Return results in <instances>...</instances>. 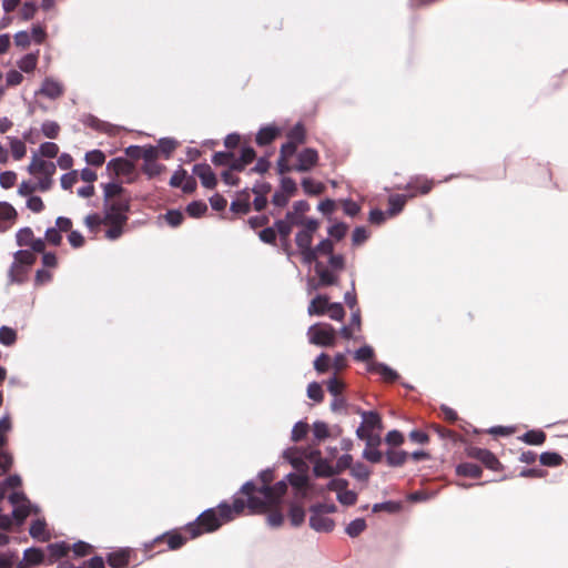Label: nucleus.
<instances>
[{
  "mask_svg": "<svg viewBox=\"0 0 568 568\" xmlns=\"http://www.w3.org/2000/svg\"><path fill=\"white\" fill-rule=\"evenodd\" d=\"M194 174L200 178L203 186L212 189L216 184V178L207 164H197L194 166Z\"/></svg>",
  "mask_w": 568,
  "mask_h": 568,
  "instance_id": "6ab92c4d",
  "label": "nucleus"
},
{
  "mask_svg": "<svg viewBox=\"0 0 568 568\" xmlns=\"http://www.w3.org/2000/svg\"><path fill=\"white\" fill-rule=\"evenodd\" d=\"M17 339V333L14 329L2 326L0 327V343L6 346H11Z\"/></svg>",
  "mask_w": 568,
  "mask_h": 568,
  "instance_id": "37998d69",
  "label": "nucleus"
},
{
  "mask_svg": "<svg viewBox=\"0 0 568 568\" xmlns=\"http://www.w3.org/2000/svg\"><path fill=\"white\" fill-rule=\"evenodd\" d=\"M303 459L314 460V473L318 477H329L336 474L335 467L326 459L320 457L318 450L302 452Z\"/></svg>",
  "mask_w": 568,
  "mask_h": 568,
  "instance_id": "9b49d317",
  "label": "nucleus"
},
{
  "mask_svg": "<svg viewBox=\"0 0 568 568\" xmlns=\"http://www.w3.org/2000/svg\"><path fill=\"white\" fill-rule=\"evenodd\" d=\"M14 44L21 49H26L31 43V36L27 31H19L13 37Z\"/></svg>",
  "mask_w": 568,
  "mask_h": 568,
  "instance_id": "0e129e2a",
  "label": "nucleus"
},
{
  "mask_svg": "<svg viewBox=\"0 0 568 568\" xmlns=\"http://www.w3.org/2000/svg\"><path fill=\"white\" fill-rule=\"evenodd\" d=\"M546 439V435L542 432L530 430L525 434L524 440L530 445H541Z\"/></svg>",
  "mask_w": 568,
  "mask_h": 568,
  "instance_id": "13d9d810",
  "label": "nucleus"
},
{
  "mask_svg": "<svg viewBox=\"0 0 568 568\" xmlns=\"http://www.w3.org/2000/svg\"><path fill=\"white\" fill-rule=\"evenodd\" d=\"M9 143L14 160H21L27 154V146L21 140L9 138Z\"/></svg>",
  "mask_w": 568,
  "mask_h": 568,
  "instance_id": "2f4dec72",
  "label": "nucleus"
},
{
  "mask_svg": "<svg viewBox=\"0 0 568 568\" xmlns=\"http://www.w3.org/2000/svg\"><path fill=\"white\" fill-rule=\"evenodd\" d=\"M178 143L173 139H162L159 142V152H162L166 158L170 156L172 151L176 148Z\"/></svg>",
  "mask_w": 568,
  "mask_h": 568,
  "instance_id": "e2e57ef3",
  "label": "nucleus"
},
{
  "mask_svg": "<svg viewBox=\"0 0 568 568\" xmlns=\"http://www.w3.org/2000/svg\"><path fill=\"white\" fill-rule=\"evenodd\" d=\"M39 61V51L31 52L22 55L19 60H17V67L20 71L24 73H32L38 65Z\"/></svg>",
  "mask_w": 568,
  "mask_h": 568,
  "instance_id": "412c9836",
  "label": "nucleus"
},
{
  "mask_svg": "<svg viewBox=\"0 0 568 568\" xmlns=\"http://www.w3.org/2000/svg\"><path fill=\"white\" fill-rule=\"evenodd\" d=\"M277 133H278V131L274 126L263 128L257 133L256 142L261 145H266L275 139Z\"/></svg>",
  "mask_w": 568,
  "mask_h": 568,
  "instance_id": "c756f323",
  "label": "nucleus"
},
{
  "mask_svg": "<svg viewBox=\"0 0 568 568\" xmlns=\"http://www.w3.org/2000/svg\"><path fill=\"white\" fill-rule=\"evenodd\" d=\"M255 158V152L252 148H244L241 151V156L239 159H234L231 164V169L233 170H242L248 163H251Z\"/></svg>",
  "mask_w": 568,
  "mask_h": 568,
  "instance_id": "393cba45",
  "label": "nucleus"
},
{
  "mask_svg": "<svg viewBox=\"0 0 568 568\" xmlns=\"http://www.w3.org/2000/svg\"><path fill=\"white\" fill-rule=\"evenodd\" d=\"M10 503L13 506V516L19 521H22L27 516L31 514L32 506L24 495L13 493L9 497Z\"/></svg>",
  "mask_w": 568,
  "mask_h": 568,
  "instance_id": "4468645a",
  "label": "nucleus"
},
{
  "mask_svg": "<svg viewBox=\"0 0 568 568\" xmlns=\"http://www.w3.org/2000/svg\"><path fill=\"white\" fill-rule=\"evenodd\" d=\"M120 200H129L120 183L111 182L104 185V203H115Z\"/></svg>",
  "mask_w": 568,
  "mask_h": 568,
  "instance_id": "a211bd4d",
  "label": "nucleus"
},
{
  "mask_svg": "<svg viewBox=\"0 0 568 568\" xmlns=\"http://www.w3.org/2000/svg\"><path fill=\"white\" fill-rule=\"evenodd\" d=\"M23 560L26 566L38 565L43 560V554L40 549L29 548L24 551Z\"/></svg>",
  "mask_w": 568,
  "mask_h": 568,
  "instance_id": "c9c22d12",
  "label": "nucleus"
},
{
  "mask_svg": "<svg viewBox=\"0 0 568 568\" xmlns=\"http://www.w3.org/2000/svg\"><path fill=\"white\" fill-rule=\"evenodd\" d=\"M302 186L307 194L317 195L324 191V185L313 179L305 178L302 182Z\"/></svg>",
  "mask_w": 568,
  "mask_h": 568,
  "instance_id": "e433bc0d",
  "label": "nucleus"
},
{
  "mask_svg": "<svg viewBox=\"0 0 568 568\" xmlns=\"http://www.w3.org/2000/svg\"><path fill=\"white\" fill-rule=\"evenodd\" d=\"M262 487L256 488L254 484L246 483L242 487V491L248 497L247 506L253 513L265 511L267 508L276 506L287 489L284 480L276 483L273 487L268 486L272 480L271 471L261 474Z\"/></svg>",
  "mask_w": 568,
  "mask_h": 568,
  "instance_id": "f257e3e1",
  "label": "nucleus"
},
{
  "mask_svg": "<svg viewBox=\"0 0 568 568\" xmlns=\"http://www.w3.org/2000/svg\"><path fill=\"white\" fill-rule=\"evenodd\" d=\"M55 170V163L43 160L37 153L32 155L28 165V172L38 181L40 192H47L52 187Z\"/></svg>",
  "mask_w": 568,
  "mask_h": 568,
  "instance_id": "39448f33",
  "label": "nucleus"
},
{
  "mask_svg": "<svg viewBox=\"0 0 568 568\" xmlns=\"http://www.w3.org/2000/svg\"><path fill=\"white\" fill-rule=\"evenodd\" d=\"M285 458L292 464L297 470L295 474L287 475V479L292 487L296 490V495L300 498H305L308 490V476L305 460L303 459L302 452L298 449H288L285 452Z\"/></svg>",
  "mask_w": 568,
  "mask_h": 568,
  "instance_id": "20e7f679",
  "label": "nucleus"
},
{
  "mask_svg": "<svg viewBox=\"0 0 568 568\" xmlns=\"http://www.w3.org/2000/svg\"><path fill=\"white\" fill-rule=\"evenodd\" d=\"M334 520L321 513L320 508H311L310 526L320 532H329L334 528Z\"/></svg>",
  "mask_w": 568,
  "mask_h": 568,
  "instance_id": "ddd939ff",
  "label": "nucleus"
},
{
  "mask_svg": "<svg viewBox=\"0 0 568 568\" xmlns=\"http://www.w3.org/2000/svg\"><path fill=\"white\" fill-rule=\"evenodd\" d=\"M84 159L90 165L101 166L105 161V155L100 150H92L85 153Z\"/></svg>",
  "mask_w": 568,
  "mask_h": 568,
  "instance_id": "79ce46f5",
  "label": "nucleus"
},
{
  "mask_svg": "<svg viewBox=\"0 0 568 568\" xmlns=\"http://www.w3.org/2000/svg\"><path fill=\"white\" fill-rule=\"evenodd\" d=\"M366 528V523L363 518H357L351 521L346 527V534L351 537H356Z\"/></svg>",
  "mask_w": 568,
  "mask_h": 568,
  "instance_id": "a19ab883",
  "label": "nucleus"
},
{
  "mask_svg": "<svg viewBox=\"0 0 568 568\" xmlns=\"http://www.w3.org/2000/svg\"><path fill=\"white\" fill-rule=\"evenodd\" d=\"M207 210V206L203 202H193L187 205L186 212L193 217L202 216Z\"/></svg>",
  "mask_w": 568,
  "mask_h": 568,
  "instance_id": "bf43d9fd",
  "label": "nucleus"
},
{
  "mask_svg": "<svg viewBox=\"0 0 568 568\" xmlns=\"http://www.w3.org/2000/svg\"><path fill=\"white\" fill-rule=\"evenodd\" d=\"M17 212L14 207L7 203L0 202V231H4L16 220Z\"/></svg>",
  "mask_w": 568,
  "mask_h": 568,
  "instance_id": "4be33fe9",
  "label": "nucleus"
},
{
  "mask_svg": "<svg viewBox=\"0 0 568 568\" xmlns=\"http://www.w3.org/2000/svg\"><path fill=\"white\" fill-rule=\"evenodd\" d=\"M318 160L317 152L313 149H306L298 154L297 171H308Z\"/></svg>",
  "mask_w": 568,
  "mask_h": 568,
  "instance_id": "aec40b11",
  "label": "nucleus"
},
{
  "mask_svg": "<svg viewBox=\"0 0 568 568\" xmlns=\"http://www.w3.org/2000/svg\"><path fill=\"white\" fill-rule=\"evenodd\" d=\"M30 535L41 541H45L50 538V535L47 530L45 521L38 518L32 521L30 526Z\"/></svg>",
  "mask_w": 568,
  "mask_h": 568,
  "instance_id": "b1692460",
  "label": "nucleus"
},
{
  "mask_svg": "<svg viewBox=\"0 0 568 568\" xmlns=\"http://www.w3.org/2000/svg\"><path fill=\"white\" fill-rule=\"evenodd\" d=\"M17 182V174L13 171H6L0 174V185L3 189L12 187Z\"/></svg>",
  "mask_w": 568,
  "mask_h": 568,
  "instance_id": "69168bd1",
  "label": "nucleus"
},
{
  "mask_svg": "<svg viewBox=\"0 0 568 568\" xmlns=\"http://www.w3.org/2000/svg\"><path fill=\"white\" fill-rule=\"evenodd\" d=\"M307 432H308V425L306 423L298 422L294 425V427L292 429V439L294 442H298L305 437Z\"/></svg>",
  "mask_w": 568,
  "mask_h": 568,
  "instance_id": "680f3d73",
  "label": "nucleus"
},
{
  "mask_svg": "<svg viewBox=\"0 0 568 568\" xmlns=\"http://www.w3.org/2000/svg\"><path fill=\"white\" fill-rule=\"evenodd\" d=\"M134 166L131 161L124 158H116L111 160L106 165V171L114 176H130L133 173Z\"/></svg>",
  "mask_w": 568,
  "mask_h": 568,
  "instance_id": "2eb2a0df",
  "label": "nucleus"
},
{
  "mask_svg": "<svg viewBox=\"0 0 568 568\" xmlns=\"http://www.w3.org/2000/svg\"><path fill=\"white\" fill-rule=\"evenodd\" d=\"M42 133L49 139H55L60 132V125L54 121H45L41 125Z\"/></svg>",
  "mask_w": 568,
  "mask_h": 568,
  "instance_id": "de8ad7c7",
  "label": "nucleus"
},
{
  "mask_svg": "<svg viewBox=\"0 0 568 568\" xmlns=\"http://www.w3.org/2000/svg\"><path fill=\"white\" fill-rule=\"evenodd\" d=\"M363 422L356 430L359 439L366 442L367 445H381L379 432L383 429L382 419L375 412H361Z\"/></svg>",
  "mask_w": 568,
  "mask_h": 568,
  "instance_id": "423d86ee",
  "label": "nucleus"
},
{
  "mask_svg": "<svg viewBox=\"0 0 568 568\" xmlns=\"http://www.w3.org/2000/svg\"><path fill=\"white\" fill-rule=\"evenodd\" d=\"M36 191H40L38 181L31 180L21 182L18 189V193L22 196H30Z\"/></svg>",
  "mask_w": 568,
  "mask_h": 568,
  "instance_id": "8fccbe9b",
  "label": "nucleus"
},
{
  "mask_svg": "<svg viewBox=\"0 0 568 568\" xmlns=\"http://www.w3.org/2000/svg\"><path fill=\"white\" fill-rule=\"evenodd\" d=\"M36 262V256L32 252L27 250L18 251L14 254V262L10 271L12 281H22L26 274V267L32 265Z\"/></svg>",
  "mask_w": 568,
  "mask_h": 568,
  "instance_id": "1a4fd4ad",
  "label": "nucleus"
},
{
  "mask_svg": "<svg viewBox=\"0 0 568 568\" xmlns=\"http://www.w3.org/2000/svg\"><path fill=\"white\" fill-rule=\"evenodd\" d=\"M308 342L322 347H331L336 343V332L327 323H316L307 329Z\"/></svg>",
  "mask_w": 568,
  "mask_h": 568,
  "instance_id": "6e6552de",
  "label": "nucleus"
},
{
  "mask_svg": "<svg viewBox=\"0 0 568 568\" xmlns=\"http://www.w3.org/2000/svg\"><path fill=\"white\" fill-rule=\"evenodd\" d=\"M59 153V146L58 144L53 143V142H44L40 145L39 148V156H47V158H50V159H53L58 155Z\"/></svg>",
  "mask_w": 568,
  "mask_h": 568,
  "instance_id": "a18cd8bd",
  "label": "nucleus"
},
{
  "mask_svg": "<svg viewBox=\"0 0 568 568\" xmlns=\"http://www.w3.org/2000/svg\"><path fill=\"white\" fill-rule=\"evenodd\" d=\"M170 184L173 187H181L185 193L193 192L196 185L193 178L189 176L184 170H178L174 172L170 180Z\"/></svg>",
  "mask_w": 568,
  "mask_h": 568,
  "instance_id": "dca6fc26",
  "label": "nucleus"
},
{
  "mask_svg": "<svg viewBox=\"0 0 568 568\" xmlns=\"http://www.w3.org/2000/svg\"><path fill=\"white\" fill-rule=\"evenodd\" d=\"M69 549L70 547L64 542L51 544L49 546L50 554L54 558L63 557L64 555H67Z\"/></svg>",
  "mask_w": 568,
  "mask_h": 568,
  "instance_id": "774afa93",
  "label": "nucleus"
},
{
  "mask_svg": "<svg viewBox=\"0 0 568 568\" xmlns=\"http://www.w3.org/2000/svg\"><path fill=\"white\" fill-rule=\"evenodd\" d=\"M379 445H367L363 453V457L371 463H379L382 460V453L378 450Z\"/></svg>",
  "mask_w": 568,
  "mask_h": 568,
  "instance_id": "49530a36",
  "label": "nucleus"
},
{
  "mask_svg": "<svg viewBox=\"0 0 568 568\" xmlns=\"http://www.w3.org/2000/svg\"><path fill=\"white\" fill-rule=\"evenodd\" d=\"M43 241H44V244L49 243L51 245H59L62 241V235H61L60 230H58L57 227L48 229Z\"/></svg>",
  "mask_w": 568,
  "mask_h": 568,
  "instance_id": "5fc2aeb1",
  "label": "nucleus"
},
{
  "mask_svg": "<svg viewBox=\"0 0 568 568\" xmlns=\"http://www.w3.org/2000/svg\"><path fill=\"white\" fill-rule=\"evenodd\" d=\"M407 456V453L403 450H389L386 454V459L390 466H400L406 462Z\"/></svg>",
  "mask_w": 568,
  "mask_h": 568,
  "instance_id": "58836bf2",
  "label": "nucleus"
},
{
  "mask_svg": "<svg viewBox=\"0 0 568 568\" xmlns=\"http://www.w3.org/2000/svg\"><path fill=\"white\" fill-rule=\"evenodd\" d=\"M405 203H406V196H404V195H393V196H390L389 197L388 214L390 216L397 214L398 212L402 211V209L404 207Z\"/></svg>",
  "mask_w": 568,
  "mask_h": 568,
  "instance_id": "c03bdc74",
  "label": "nucleus"
},
{
  "mask_svg": "<svg viewBox=\"0 0 568 568\" xmlns=\"http://www.w3.org/2000/svg\"><path fill=\"white\" fill-rule=\"evenodd\" d=\"M288 517L293 526H300L305 518L304 508L301 505L292 504L290 507Z\"/></svg>",
  "mask_w": 568,
  "mask_h": 568,
  "instance_id": "72a5a7b5",
  "label": "nucleus"
},
{
  "mask_svg": "<svg viewBox=\"0 0 568 568\" xmlns=\"http://www.w3.org/2000/svg\"><path fill=\"white\" fill-rule=\"evenodd\" d=\"M474 456L477 459H479L483 464H485L489 469H498L499 462L490 452L486 449H478Z\"/></svg>",
  "mask_w": 568,
  "mask_h": 568,
  "instance_id": "bb28decb",
  "label": "nucleus"
},
{
  "mask_svg": "<svg viewBox=\"0 0 568 568\" xmlns=\"http://www.w3.org/2000/svg\"><path fill=\"white\" fill-rule=\"evenodd\" d=\"M16 239L20 246H30L33 252L44 251V241L42 239H36L32 230L29 227L19 230Z\"/></svg>",
  "mask_w": 568,
  "mask_h": 568,
  "instance_id": "f8f14e48",
  "label": "nucleus"
},
{
  "mask_svg": "<svg viewBox=\"0 0 568 568\" xmlns=\"http://www.w3.org/2000/svg\"><path fill=\"white\" fill-rule=\"evenodd\" d=\"M27 207L34 213H40L44 209V203L41 197L37 195H30L27 200Z\"/></svg>",
  "mask_w": 568,
  "mask_h": 568,
  "instance_id": "338daca9",
  "label": "nucleus"
},
{
  "mask_svg": "<svg viewBox=\"0 0 568 568\" xmlns=\"http://www.w3.org/2000/svg\"><path fill=\"white\" fill-rule=\"evenodd\" d=\"M315 272L322 285H331L336 281V276L329 270L325 268L322 263L317 262L315 264Z\"/></svg>",
  "mask_w": 568,
  "mask_h": 568,
  "instance_id": "7c9ffc66",
  "label": "nucleus"
},
{
  "mask_svg": "<svg viewBox=\"0 0 568 568\" xmlns=\"http://www.w3.org/2000/svg\"><path fill=\"white\" fill-rule=\"evenodd\" d=\"M326 313L334 321H342L345 316V312L341 303H331Z\"/></svg>",
  "mask_w": 568,
  "mask_h": 568,
  "instance_id": "4d7b16f0",
  "label": "nucleus"
},
{
  "mask_svg": "<svg viewBox=\"0 0 568 568\" xmlns=\"http://www.w3.org/2000/svg\"><path fill=\"white\" fill-rule=\"evenodd\" d=\"M320 227L318 221H310L305 227L300 229L295 235V243L305 264L314 262V251L312 247L313 236Z\"/></svg>",
  "mask_w": 568,
  "mask_h": 568,
  "instance_id": "0eeeda50",
  "label": "nucleus"
},
{
  "mask_svg": "<svg viewBox=\"0 0 568 568\" xmlns=\"http://www.w3.org/2000/svg\"><path fill=\"white\" fill-rule=\"evenodd\" d=\"M129 211V200H120L115 203H104L103 225L108 229L105 237L109 240H116L123 233V227L126 223Z\"/></svg>",
  "mask_w": 568,
  "mask_h": 568,
  "instance_id": "7ed1b4c3",
  "label": "nucleus"
},
{
  "mask_svg": "<svg viewBox=\"0 0 568 568\" xmlns=\"http://www.w3.org/2000/svg\"><path fill=\"white\" fill-rule=\"evenodd\" d=\"M24 80L22 71L11 69L6 73V87H17L20 85Z\"/></svg>",
  "mask_w": 568,
  "mask_h": 568,
  "instance_id": "ea45409f",
  "label": "nucleus"
},
{
  "mask_svg": "<svg viewBox=\"0 0 568 568\" xmlns=\"http://www.w3.org/2000/svg\"><path fill=\"white\" fill-rule=\"evenodd\" d=\"M368 369L378 373L385 381L392 382L397 378V374L390 367L382 363H371Z\"/></svg>",
  "mask_w": 568,
  "mask_h": 568,
  "instance_id": "a878e982",
  "label": "nucleus"
},
{
  "mask_svg": "<svg viewBox=\"0 0 568 568\" xmlns=\"http://www.w3.org/2000/svg\"><path fill=\"white\" fill-rule=\"evenodd\" d=\"M135 151L138 155L144 160L145 163H148L149 161H155L159 153V149L154 146L135 149Z\"/></svg>",
  "mask_w": 568,
  "mask_h": 568,
  "instance_id": "6e6d98bb",
  "label": "nucleus"
},
{
  "mask_svg": "<svg viewBox=\"0 0 568 568\" xmlns=\"http://www.w3.org/2000/svg\"><path fill=\"white\" fill-rule=\"evenodd\" d=\"M333 242L331 240L321 241L315 247L314 251V262L317 260L320 255H332L333 254Z\"/></svg>",
  "mask_w": 568,
  "mask_h": 568,
  "instance_id": "4c0bfd02",
  "label": "nucleus"
},
{
  "mask_svg": "<svg viewBox=\"0 0 568 568\" xmlns=\"http://www.w3.org/2000/svg\"><path fill=\"white\" fill-rule=\"evenodd\" d=\"M331 366V359L329 356L325 353H322L315 361H314V368L317 373L323 374L328 371Z\"/></svg>",
  "mask_w": 568,
  "mask_h": 568,
  "instance_id": "603ef678",
  "label": "nucleus"
},
{
  "mask_svg": "<svg viewBox=\"0 0 568 568\" xmlns=\"http://www.w3.org/2000/svg\"><path fill=\"white\" fill-rule=\"evenodd\" d=\"M457 474L460 476L478 478L481 475V468L473 463H464L457 466Z\"/></svg>",
  "mask_w": 568,
  "mask_h": 568,
  "instance_id": "cd10ccee",
  "label": "nucleus"
},
{
  "mask_svg": "<svg viewBox=\"0 0 568 568\" xmlns=\"http://www.w3.org/2000/svg\"><path fill=\"white\" fill-rule=\"evenodd\" d=\"M84 223L92 233H98L100 226L103 225V217L98 214H91L85 217Z\"/></svg>",
  "mask_w": 568,
  "mask_h": 568,
  "instance_id": "864d4df0",
  "label": "nucleus"
},
{
  "mask_svg": "<svg viewBox=\"0 0 568 568\" xmlns=\"http://www.w3.org/2000/svg\"><path fill=\"white\" fill-rule=\"evenodd\" d=\"M79 180V172L72 170L61 176V186L64 190H70Z\"/></svg>",
  "mask_w": 568,
  "mask_h": 568,
  "instance_id": "3c124183",
  "label": "nucleus"
},
{
  "mask_svg": "<svg viewBox=\"0 0 568 568\" xmlns=\"http://www.w3.org/2000/svg\"><path fill=\"white\" fill-rule=\"evenodd\" d=\"M328 297L325 295L316 296L308 305L307 313L313 315H323L327 312L329 306Z\"/></svg>",
  "mask_w": 568,
  "mask_h": 568,
  "instance_id": "5701e85b",
  "label": "nucleus"
},
{
  "mask_svg": "<svg viewBox=\"0 0 568 568\" xmlns=\"http://www.w3.org/2000/svg\"><path fill=\"white\" fill-rule=\"evenodd\" d=\"M540 463L545 466H559L562 463V457L557 453H542L540 455Z\"/></svg>",
  "mask_w": 568,
  "mask_h": 568,
  "instance_id": "09e8293b",
  "label": "nucleus"
},
{
  "mask_svg": "<svg viewBox=\"0 0 568 568\" xmlns=\"http://www.w3.org/2000/svg\"><path fill=\"white\" fill-rule=\"evenodd\" d=\"M347 481L344 479H333L328 483L327 488L335 491L337 500L345 506L354 505L357 500L355 491L347 489Z\"/></svg>",
  "mask_w": 568,
  "mask_h": 568,
  "instance_id": "9d476101",
  "label": "nucleus"
},
{
  "mask_svg": "<svg viewBox=\"0 0 568 568\" xmlns=\"http://www.w3.org/2000/svg\"><path fill=\"white\" fill-rule=\"evenodd\" d=\"M245 508L242 499H235L232 506L227 504L219 505L217 509H209L204 511L197 520V526L203 527V531L211 532L217 529L224 523L230 521L240 515Z\"/></svg>",
  "mask_w": 568,
  "mask_h": 568,
  "instance_id": "f03ea898",
  "label": "nucleus"
},
{
  "mask_svg": "<svg viewBox=\"0 0 568 568\" xmlns=\"http://www.w3.org/2000/svg\"><path fill=\"white\" fill-rule=\"evenodd\" d=\"M85 123L88 125L92 126L93 129L105 132L108 134H115V132L118 130L115 126H113L109 123L102 122L99 119L93 118V116H89L85 120Z\"/></svg>",
  "mask_w": 568,
  "mask_h": 568,
  "instance_id": "473e14b6",
  "label": "nucleus"
},
{
  "mask_svg": "<svg viewBox=\"0 0 568 568\" xmlns=\"http://www.w3.org/2000/svg\"><path fill=\"white\" fill-rule=\"evenodd\" d=\"M64 92L63 84L53 79V78H45L41 84V88L39 90V93L49 98V99H57L61 97Z\"/></svg>",
  "mask_w": 568,
  "mask_h": 568,
  "instance_id": "f3484780",
  "label": "nucleus"
},
{
  "mask_svg": "<svg viewBox=\"0 0 568 568\" xmlns=\"http://www.w3.org/2000/svg\"><path fill=\"white\" fill-rule=\"evenodd\" d=\"M38 10V7L34 2H26L20 9V17L24 21L32 19Z\"/></svg>",
  "mask_w": 568,
  "mask_h": 568,
  "instance_id": "052dcab7",
  "label": "nucleus"
},
{
  "mask_svg": "<svg viewBox=\"0 0 568 568\" xmlns=\"http://www.w3.org/2000/svg\"><path fill=\"white\" fill-rule=\"evenodd\" d=\"M108 561L112 568L124 567L129 562V550L123 549V550L110 554Z\"/></svg>",
  "mask_w": 568,
  "mask_h": 568,
  "instance_id": "c85d7f7f",
  "label": "nucleus"
},
{
  "mask_svg": "<svg viewBox=\"0 0 568 568\" xmlns=\"http://www.w3.org/2000/svg\"><path fill=\"white\" fill-rule=\"evenodd\" d=\"M285 219L292 226H297L300 229L305 227L310 221H316L315 219L306 217L302 213H294L292 211L287 212Z\"/></svg>",
  "mask_w": 568,
  "mask_h": 568,
  "instance_id": "f704fd0d",
  "label": "nucleus"
}]
</instances>
